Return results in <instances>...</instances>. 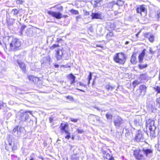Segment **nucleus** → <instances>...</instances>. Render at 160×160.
Here are the masks:
<instances>
[{"label": "nucleus", "instance_id": "f257e3e1", "mask_svg": "<svg viewBox=\"0 0 160 160\" xmlns=\"http://www.w3.org/2000/svg\"><path fill=\"white\" fill-rule=\"evenodd\" d=\"M9 41L8 45V50L9 51H16L20 50L21 45V42L18 38L11 37H6L4 39Z\"/></svg>", "mask_w": 160, "mask_h": 160}, {"label": "nucleus", "instance_id": "f03ea898", "mask_svg": "<svg viewBox=\"0 0 160 160\" xmlns=\"http://www.w3.org/2000/svg\"><path fill=\"white\" fill-rule=\"evenodd\" d=\"M146 124L147 128H148L150 131V137H155L156 136L155 130L156 126L154 121L152 119H148L146 121Z\"/></svg>", "mask_w": 160, "mask_h": 160}, {"label": "nucleus", "instance_id": "7ed1b4c3", "mask_svg": "<svg viewBox=\"0 0 160 160\" xmlns=\"http://www.w3.org/2000/svg\"><path fill=\"white\" fill-rule=\"evenodd\" d=\"M113 58L115 62L122 65L125 62L126 57L124 53L121 52L116 53Z\"/></svg>", "mask_w": 160, "mask_h": 160}, {"label": "nucleus", "instance_id": "20e7f679", "mask_svg": "<svg viewBox=\"0 0 160 160\" xmlns=\"http://www.w3.org/2000/svg\"><path fill=\"white\" fill-rule=\"evenodd\" d=\"M32 112H19L18 113L17 118L21 121H25L28 119L29 114H32Z\"/></svg>", "mask_w": 160, "mask_h": 160}, {"label": "nucleus", "instance_id": "39448f33", "mask_svg": "<svg viewBox=\"0 0 160 160\" xmlns=\"http://www.w3.org/2000/svg\"><path fill=\"white\" fill-rule=\"evenodd\" d=\"M144 154V152L142 150L137 149L134 151V156L138 160L144 159L145 157Z\"/></svg>", "mask_w": 160, "mask_h": 160}, {"label": "nucleus", "instance_id": "423d86ee", "mask_svg": "<svg viewBox=\"0 0 160 160\" xmlns=\"http://www.w3.org/2000/svg\"><path fill=\"white\" fill-rule=\"evenodd\" d=\"M60 129L62 134L64 133L65 132H68L69 131L68 128V124L67 123H61L59 127Z\"/></svg>", "mask_w": 160, "mask_h": 160}, {"label": "nucleus", "instance_id": "0eeeda50", "mask_svg": "<svg viewBox=\"0 0 160 160\" xmlns=\"http://www.w3.org/2000/svg\"><path fill=\"white\" fill-rule=\"evenodd\" d=\"M48 13L51 16L57 19H60L62 18V13L59 12H54L49 11Z\"/></svg>", "mask_w": 160, "mask_h": 160}, {"label": "nucleus", "instance_id": "6e6552de", "mask_svg": "<svg viewBox=\"0 0 160 160\" xmlns=\"http://www.w3.org/2000/svg\"><path fill=\"white\" fill-rule=\"evenodd\" d=\"M114 123L116 127L119 128L123 123V120L120 117L118 116L116 117L114 119Z\"/></svg>", "mask_w": 160, "mask_h": 160}, {"label": "nucleus", "instance_id": "1a4fd4ad", "mask_svg": "<svg viewBox=\"0 0 160 160\" xmlns=\"http://www.w3.org/2000/svg\"><path fill=\"white\" fill-rule=\"evenodd\" d=\"M116 25L113 22H107L106 28L108 31H111L114 29Z\"/></svg>", "mask_w": 160, "mask_h": 160}, {"label": "nucleus", "instance_id": "9d476101", "mask_svg": "<svg viewBox=\"0 0 160 160\" xmlns=\"http://www.w3.org/2000/svg\"><path fill=\"white\" fill-rule=\"evenodd\" d=\"M134 124L136 126H141L142 124V119L141 116H137L134 121Z\"/></svg>", "mask_w": 160, "mask_h": 160}, {"label": "nucleus", "instance_id": "9b49d317", "mask_svg": "<svg viewBox=\"0 0 160 160\" xmlns=\"http://www.w3.org/2000/svg\"><path fill=\"white\" fill-rule=\"evenodd\" d=\"M147 87L144 85H140L139 87V89L140 93L142 95H144L147 92Z\"/></svg>", "mask_w": 160, "mask_h": 160}, {"label": "nucleus", "instance_id": "f8f14e48", "mask_svg": "<svg viewBox=\"0 0 160 160\" xmlns=\"http://www.w3.org/2000/svg\"><path fill=\"white\" fill-rule=\"evenodd\" d=\"M91 16L92 19H101L102 18V13L101 12L96 13L92 12Z\"/></svg>", "mask_w": 160, "mask_h": 160}, {"label": "nucleus", "instance_id": "ddd939ff", "mask_svg": "<svg viewBox=\"0 0 160 160\" xmlns=\"http://www.w3.org/2000/svg\"><path fill=\"white\" fill-rule=\"evenodd\" d=\"M55 51L56 52V53L55 55L56 58L57 60L59 61L62 59V56L63 55V50L62 49L61 50V54H60V53L59 49L55 50Z\"/></svg>", "mask_w": 160, "mask_h": 160}, {"label": "nucleus", "instance_id": "4468645a", "mask_svg": "<svg viewBox=\"0 0 160 160\" xmlns=\"http://www.w3.org/2000/svg\"><path fill=\"white\" fill-rule=\"evenodd\" d=\"M144 37L148 38L149 41L151 42H152L154 40V37L153 35L150 33H145L144 34Z\"/></svg>", "mask_w": 160, "mask_h": 160}, {"label": "nucleus", "instance_id": "2eb2a0df", "mask_svg": "<svg viewBox=\"0 0 160 160\" xmlns=\"http://www.w3.org/2000/svg\"><path fill=\"white\" fill-rule=\"evenodd\" d=\"M101 0H96V1H92L91 2V4L94 8L99 7L101 6L100 2H102Z\"/></svg>", "mask_w": 160, "mask_h": 160}, {"label": "nucleus", "instance_id": "dca6fc26", "mask_svg": "<svg viewBox=\"0 0 160 160\" xmlns=\"http://www.w3.org/2000/svg\"><path fill=\"white\" fill-rule=\"evenodd\" d=\"M142 150L144 152V154H145L146 156L148 157H150L152 153V151L150 149H145L143 148Z\"/></svg>", "mask_w": 160, "mask_h": 160}, {"label": "nucleus", "instance_id": "f3484780", "mask_svg": "<svg viewBox=\"0 0 160 160\" xmlns=\"http://www.w3.org/2000/svg\"><path fill=\"white\" fill-rule=\"evenodd\" d=\"M17 62L20 68L23 72H25L26 71V68L25 64L19 60H18Z\"/></svg>", "mask_w": 160, "mask_h": 160}, {"label": "nucleus", "instance_id": "a211bd4d", "mask_svg": "<svg viewBox=\"0 0 160 160\" xmlns=\"http://www.w3.org/2000/svg\"><path fill=\"white\" fill-rule=\"evenodd\" d=\"M145 49H144L138 56L139 63H141L143 60V58L145 53Z\"/></svg>", "mask_w": 160, "mask_h": 160}, {"label": "nucleus", "instance_id": "6ab92c4d", "mask_svg": "<svg viewBox=\"0 0 160 160\" xmlns=\"http://www.w3.org/2000/svg\"><path fill=\"white\" fill-rule=\"evenodd\" d=\"M143 136L140 133H138L135 137V140L137 142L142 141L143 140Z\"/></svg>", "mask_w": 160, "mask_h": 160}, {"label": "nucleus", "instance_id": "aec40b11", "mask_svg": "<svg viewBox=\"0 0 160 160\" xmlns=\"http://www.w3.org/2000/svg\"><path fill=\"white\" fill-rule=\"evenodd\" d=\"M136 53H134L132 56L131 57L130 62H131L133 64H136L137 61L136 59Z\"/></svg>", "mask_w": 160, "mask_h": 160}, {"label": "nucleus", "instance_id": "412c9836", "mask_svg": "<svg viewBox=\"0 0 160 160\" xmlns=\"http://www.w3.org/2000/svg\"><path fill=\"white\" fill-rule=\"evenodd\" d=\"M146 8L143 5H141L139 8H138L136 9L137 12L141 14L142 12H144Z\"/></svg>", "mask_w": 160, "mask_h": 160}, {"label": "nucleus", "instance_id": "4be33fe9", "mask_svg": "<svg viewBox=\"0 0 160 160\" xmlns=\"http://www.w3.org/2000/svg\"><path fill=\"white\" fill-rule=\"evenodd\" d=\"M114 36V34L112 32H110L107 34L106 36V38L109 41L112 40V37Z\"/></svg>", "mask_w": 160, "mask_h": 160}, {"label": "nucleus", "instance_id": "5701e85b", "mask_svg": "<svg viewBox=\"0 0 160 160\" xmlns=\"http://www.w3.org/2000/svg\"><path fill=\"white\" fill-rule=\"evenodd\" d=\"M106 88L108 91H112L113 89H114L115 88L114 85L110 84H108L106 86Z\"/></svg>", "mask_w": 160, "mask_h": 160}, {"label": "nucleus", "instance_id": "b1692460", "mask_svg": "<svg viewBox=\"0 0 160 160\" xmlns=\"http://www.w3.org/2000/svg\"><path fill=\"white\" fill-rule=\"evenodd\" d=\"M69 76V79H70L71 81L70 83L71 84H72L75 82V81L76 77L72 74H70Z\"/></svg>", "mask_w": 160, "mask_h": 160}, {"label": "nucleus", "instance_id": "393cba45", "mask_svg": "<svg viewBox=\"0 0 160 160\" xmlns=\"http://www.w3.org/2000/svg\"><path fill=\"white\" fill-rule=\"evenodd\" d=\"M148 78V77L146 74H142L140 75L139 79L141 80H145L147 79Z\"/></svg>", "mask_w": 160, "mask_h": 160}, {"label": "nucleus", "instance_id": "a878e982", "mask_svg": "<svg viewBox=\"0 0 160 160\" xmlns=\"http://www.w3.org/2000/svg\"><path fill=\"white\" fill-rule=\"evenodd\" d=\"M5 38H4L3 39V42L4 43L3 44L0 41V45H1L3 48H6V50H8V45L5 42V41L7 39H4Z\"/></svg>", "mask_w": 160, "mask_h": 160}, {"label": "nucleus", "instance_id": "bb28decb", "mask_svg": "<svg viewBox=\"0 0 160 160\" xmlns=\"http://www.w3.org/2000/svg\"><path fill=\"white\" fill-rule=\"evenodd\" d=\"M140 83V82L137 80H135L132 82V85L133 87L135 88L136 86Z\"/></svg>", "mask_w": 160, "mask_h": 160}, {"label": "nucleus", "instance_id": "cd10ccee", "mask_svg": "<svg viewBox=\"0 0 160 160\" xmlns=\"http://www.w3.org/2000/svg\"><path fill=\"white\" fill-rule=\"evenodd\" d=\"M19 11V10L16 9H14L12 10L11 12L14 15H16L18 13Z\"/></svg>", "mask_w": 160, "mask_h": 160}, {"label": "nucleus", "instance_id": "c85d7f7f", "mask_svg": "<svg viewBox=\"0 0 160 160\" xmlns=\"http://www.w3.org/2000/svg\"><path fill=\"white\" fill-rule=\"evenodd\" d=\"M154 89L157 92V93H160V86H155L154 88Z\"/></svg>", "mask_w": 160, "mask_h": 160}, {"label": "nucleus", "instance_id": "c756f323", "mask_svg": "<svg viewBox=\"0 0 160 160\" xmlns=\"http://www.w3.org/2000/svg\"><path fill=\"white\" fill-rule=\"evenodd\" d=\"M138 67L140 69H142L147 67L148 65L147 64H139Z\"/></svg>", "mask_w": 160, "mask_h": 160}, {"label": "nucleus", "instance_id": "7c9ffc66", "mask_svg": "<svg viewBox=\"0 0 160 160\" xmlns=\"http://www.w3.org/2000/svg\"><path fill=\"white\" fill-rule=\"evenodd\" d=\"M64 133L66 134V136L65 137L66 139H69L71 138V134L69 131H68V132H65Z\"/></svg>", "mask_w": 160, "mask_h": 160}, {"label": "nucleus", "instance_id": "2f4dec72", "mask_svg": "<svg viewBox=\"0 0 160 160\" xmlns=\"http://www.w3.org/2000/svg\"><path fill=\"white\" fill-rule=\"evenodd\" d=\"M32 31L30 28H28L26 31V33L27 35L29 36L31 34Z\"/></svg>", "mask_w": 160, "mask_h": 160}, {"label": "nucleus", "instance_id": "473e14b6", "mask_svg": "<svg viewBox=\"0 0 160 160\" xmlns=\"http://www.w3.org/2000/svg\"><path fill=\"white\" fill-rule=\"evenodd\" d=\"M70 12L72 14H74L75 15L79 14V12L78 11L73 9H71L70 10Z\"/></svg>", "mask_w": 160, "mask_h": 160}, {"label": "nucleus", "instance_id": "72a5a7b5", "mask_svg": "<svg viewBox=\"0 0 160 160\" xmlns=\"http://www.w3.org/2000/svg\"><path fill=\"white\" fill-rule=\"evenodd\" d=\"M26 27V26L25 25H22V26L20 30V32L21 34L22 35V31Z\"/></svg>", "mask_w": 160, "mask_h": 160}, {"label": "nucleus", "instance_id": "f704fd0d", "mask_svg": "<svg viewBox=\"0 0 160 160\" xmlns=\"http://www.w3.org/2000/svg\"><path fill=\"white\" fill-rule=\"evenodd\" d=\"M156 17L158 20L160 19V11H158L156 13Z\"/></svg>", "mask_w": 160, "mask_h": 160}, {"label": "nucleus", "instance_id": "c9c22d12", "mask_svg": "<svg viewBox=\"0 0 160 160\" xmlns=\"http://www.w3.org/2000/svg\"><path fill=\"white\" fill-rule=\"evenodd\" d=\"M22 129V128L21 127L18 126V129L17 131V135H19L20 134Z\"/></svg>", "mask_w": 160, "mask_h": 160}, {"label": "nucleus", "instance_id": "e433bc0d", "mask_svg": "<svg viewBox=\"0 0 160 160\" xmlns=\"http://www.w3.org/2000/svg\"><path fill=\"white\" fill-rule=\"evenodd\" d=\"M31 78H33L32 82L34 83H36L39 81V78L37 77H34H34H31Z\"/></svg>", "mask_w": 160, "mask_h": 160}, {"label": "nucleus", "instance_id": "4c0bfd02", "mask_svg": "<svg viewBox=\"0 0 160 160\" xmlns=\"http://www.w3.org/2000/svg\"><path fill=\"white\" fill-rule=\"evenodd\" d=\"M106 116L107 119H112V115L111 114L109 113H107L106 114Z\"/></svg>", "mask_w": 160, "mask_h": 160}, {"label": "nucleus", "instance_id": "58836bf2", "mask_svg": "<svg viewBox=\"0 0 160 160\" xmlns=\"http://www.w3.org/2000/svg\"><path fill=\"white\" fill-rule=\"evenodd\" d=\"M92 74L91 72H89V75L88 77V84H89L90 83V81L92 79Z\"/></svg>", "mask_w": 160, "mask_h": 160}, {"label": "nucleus", "instance_id": "ea45409f", "mask_svg": "<svg viewBox=\"0 0 160 160\" xmlns=\"http://www.w3.org/2000/svg\"><path fill=\"white\" fill-rule=\"evenodd\" d=\"M157 104L158 107L160 108V97L158 98L156 100Z\"/></svg>", "mask_w": 160, "mask_h": 160}, {"label": "nucleus", "instance_id": "a19ab883", "mask_svg": "<svg viewBox=\"0 0 160 160\" xmlns=\"http://www.w3.org/2000/svg\"><path fill=\"white\" fill-rule=\"evenodd\" d=\"M58 47H59V46L58 44H54L50 47V48L52 50H53L55 48Z\"/></svg>", "mask_w": 160, "mask_h": 160}, {"label": "nucleus", "instance_id": "79ce46f5", "mask_svg": "<svg viewBox=\"0 0 160 160\" xmlns=\"http://www.w3.org/2000/svg\"><path fill=\"white\" fill-rule=\"evenodd\" d=\"M66 98L67 99H69L71 101H73V98L72 96H68L66 97Z\"/></svg>", "mask_w": 160, "mask_h": 160}, {"label": "nucleus", "instance_id": "37998d69", "mask_svg": "<svg viewBox=\"0 0 160 160\" xmlns=\"http://www.w3.org/2000/svg\"><path fill=\"white\" fill-rule=\"evenodd\" d=\"M56 7L57 9L59 10H62L63 9V7L62 6H57V5H55L53 7H52V8H54Z\"/></svg>", "mask_w": 160, "mask_h": 160}, {"label": "nucleus", "instance_id": "c03bdc74", "mask_svg": "<svg viewBox=\"0 0 160 160\" xmlns=\"http://www.w3.org/2000/svg\"><path fill=\"white\" fill-rule=\"evenodd\" d=\"M8 143L9 145L10 146L11 148H12V142L11 139L10 138L8 139Z\"/></svg>", "mask_w": 160, "mask_h": 160}, {"label": "nucleus", "instance_id": "a18cd8bd", "mask_svg": "<svg viewBox=\"0 0 160 160\" xmlns=\"http://www.w3.org/2000/svg\"><path fill=\"white\" fill-rule=\"evenodd\" d=\"M23 1L22 0H18L16 1V2L17 4H22L23 3Z\"/></svg>", "mask_w": 160, "mask_h": 160}, {"label": "nucleus", "instance_id": "49530a36", "mask_svg": "<svg viewBox=\"0 0 160 160\" xmlns=\"http://www.w3.org/2000/svg\"><path fill=\"white\" fill-rule=\"evenodd\" d=\"M44 60H46L48 61L49 62L51 60V58L49 56H48L44 58Z\"/></svg>", "mask_w": 160, "mask_h": 160}, {"label": "nucleus", "instance_id": "de8ad7c7", "mask_svg": "<svg viewBox=\"0 0 160 160\" xmlns=\"http://www.w3.org/2000/svg\"><path fill=\"white\" fill-rule=\"evenodd\" d=\"M31 77H34L33 75H29L28 76V78L29 80L32 82L33 78H31Z\"/></svg>", "mask_w": 160, "mask_h": 160}, {"label": "nucleus", "instance_id": "09e8293b", "mask_svg": "<svg viewBox=\"0 0 160 160\" xmlns=\"http://www.w3.org/2000/svg\"><path fill=\"white\" fill-rule=\"evenodd\" d=\"M18 129V126L15 127L13 129V133H15L16 132H17Z\"/></svg>", "mask_w": 160, "mask_h": 160}, {"label": "nucleus", "instance_id": "8fccbe9b", "mask_svg": "<svg viewBox=\"0 0 160 160\" xmlns=\"http://www.w3.org/2000/svg\"><path fill=\"white\" fill-rule=\"evenodd\" d=\"M70 120L71 121L75 122H77L78 120L77 119H75L72 118H71Z\"/></svg>", "mask_w": 160, "mask_h": 160}, {"label": "nucleus", "instance_id": "3c124183", "mask_svg": "<svg viewBox=\"0 0 160 160\" xmlns=\"http://www.w3.org/2000/svg\"><path fill=\"white\" fill-rule=\"evenodd\" d=\"M149 51L150 53L152 54H153L155 52V51H153L152 50V48H149Z\"/></svg>", "mask_w": 160, "mask_h": 160}, {"label": "nucleus", "instance_id": "603ef678", "mask_svg": "<svg viewBox=\"0 0 160 160\" xmlns=\"http://www.w3.org/2000/svg\"><path fill=\"white\" fill-rule=\"evenodd\" d=\"M4 103L2 101H0V106L2 108L4 107Z\"/></svg>", "mask_w": 160, "mask_h": 160}, {"label": "nucleus", "instance_id": "864d4df0", "mask_svg": "<svg viewBox=\"0 0 160 160\" xmlns=\"http://www.w3.org/2000/svg\"><path fill=\"white\" fill-rule=\"evenodd\" d=\"M109 4H110V6L111 5H115L116 6V5H115V2H110L109 3Z\"/></svg>", "mask_w": 160, "mask_h": 160}, {"label": "nucleus", "instance_id": "5fc2aeb1", "mask_svg": "<svg viewBox=\"0 0 160 160\" xmlns=\"http://www.w3.org/2000/svg\"><path fill=\"white\" fill-rule=\"evenodd\" d=\"M77 130L78 131V132L80 133H81L83 132V131L82 130L78 129Z\"/></svg>", "mask_w": 160, "mask_h": 160}, {"label": "nucleus", "instance_id": "6e6d98bb", "mask_svg": "<svg viewBox=\"0 0 160 160\" xmlns=\"http://www.w3.org/2000/svg\"><path fill=\"white\" fill-rule=\"evenodd\" d=\"M119 2H121V5H122V4H123V2L121 1H118V2H117V5H118V4H119Z\"/></svg>", "mask_w": 160, "mask_h": 160}, {"label": "nucleus", "instance_id": "4d7b16f0", "mask_svg": "<svg viewBox=\"0 0 160 160\" xmlns=\"http://www.w3.org/2000/svg\"><path fill=\"white\" fill-rule=\"evenodd\" d=\"M89 15V12H88L85 11L84 12V15Z\"/></svg>", "mask_w": 160, "mask_h": 160}, {"label": "nucleus", "instance_id": "13d9d810", "mask_svg": "<svg viewBox=\"0 0 160 160\" xmlns=\"http://www.w3.org/2000/svg\"><path fill=\"white\" fill-rule=\"evenodd\" d=\"M61 17H62V18H67L68 16L67 15H63L62 14V16Z\"/></svg>", "mask_w": 160, "mask_h": 160}, {"label": "nucleus", "instance_id": "bf43d9fd", "mask_svg": "<svg viewBox=\"0 0 160 160\" xmlns=\"http://www.w3.org/2000/svg\"><path fill=\"white\" fill-rule=\"evenodd\" d=\"M62 39L60 38H58L57 39V41L58 42H59L60 41H62Z\"/></svg>", "mask_w": 160, "mask_h": 160}, {"label": "nucleus", "instance_id": "052dcab7", "mask_svg": "<svg viewBox=\"0 0 160 160\" xmlns=\"http://www.w3.org/2000/svg\"><path fill=\"white\" fill-rule=\"evenodd\" d=\"M93 108H95L96 109H97V110H100L99 108L98 107H97V106H94V107H93Z\"/></svg>", "mask_w": 160, "mask_h": 160}, {"label": "nucleus", "instance_id": "680f3d73", "mask_svg": "<svg viewBox=\"0 0 160 160\" xmlns=\"http://www.w3.org/2000/svg\"><path fill=\"white\" fill-rule=\"evenodd\" d=\"M53 121V118H50L49 119V122H52Z\"/></svg>", "mask_w": 160, "mask_h": 160}, {"label": "nucleus", "instance_id": "e2e57ef3", "mask_svg": "<svg viewBox=\"0 0 160 160\" xmlns=\"http://www.w3.org/2000/svg\"><path fill=\"white\" fill-rule=\"evenodd\" d=\"M119 12H117L116 11H115L114 12V13L115 15H117L118 13H119Z\"/></svg>", "mask_w": 160, "mask_h": 160}, {"label": "nucleus", "instance_id": "0e129e2a", "mask_svg": "<svg viewBox=\"0 0 160 160\" xmlns=\"http://www.w3.org/2000/svg\"><path fill=\"white\" fill-rule=\"evenodd\" d=\"M54 66L56 68H58L59 67V65L58 64H55Z\"/></svg>", "mask_w": 160, "mask_h": 160}, {"label": "nucleus", "instance_id": "69168bd1", "mask_svg": "<svg viewBox=\"0 0 160 160\" xmlns=\"http://www.w3.org/2000/svg\"><path fill=\"white\" fill-rule=\"evenodd\" d=\"M140 32H138V33H137L136 34V37H138V35H139V33H140Z\"/></svg>", "mask_w": 160, "mask_h": 160}, {"label": "nucleus", "instance_id": "338daca9", "mask_svg": "<svg viewBox=\"0 0 160 160\" xmlns=\"http://www.w3.org/2000/svg\"><path fill=\"white\" fill-rule=\"evenodd\" d=\"M114 159L113 157H111L109 159V160H113Z\"/></svg>", "mask_w": 160, "mask_h": 160}, {"label": "nucleus", "instance_id": "774afa93", "mask_svg": "<svg viewBox=\"0 0 160 160\" xmlns=\"http://www.w3.org/2000/svg\"><path fill=\"white\" fill-rule=\"evenodd\" d=\"M80 16H77L76 18L77 19H78V18H80Z\"/></svg>", "mask_w": 160, "mask_h": 160}]
</instances>
